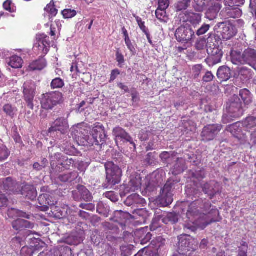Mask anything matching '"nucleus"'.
Wrapping results in <instances>:
<instances>
[{"label":"nucleus","instance_id":"obj_49","mask_svg":"<svg viewBox=\"0 0 256 256\" xmlns=\"http://www.w3.org/2000/svg\"><path fill=\"white\" fill-rule=\"evenodd\" d=\"M165 10H162L160 8H158L156 11V18L161 22H166V12Z\"/></svg>","mask_w":256,"mask_h":256},{"label":"nucleus","instance_id":"obj_6","mask_svg":"<svg viewBox=\"0 0 256 256\" xmlns=\"http://www.w3.org/2000/svg\"><path fill=\"white\" fill-rule=\"evenodd\" d=\"M216 42L215 38L208 37L206 40L207 52L210 56L206 60L210 65V63L212 65L220 63L222 56V52L215 44Z\"/></svg>","mask_w":256,"mask_h":256},{"label":"nucleus","instance_id":"obj_58","mask_svg":"<svg viewBox=\"0 0 256 256\" xmlns=\"http://www.w3.org/2000/svg\"><path fill=\"white\" fill-rule=\"evenodd\" d=\"M106 198H109L113 202H116L118 200V196L115 194L114 192H108L104 194Z\"/></svg>","mask_w":256,"mask_h":256},{"label":"nucleus","instance_id":"obj_37","mask_svg":"<svg viewBox=\"0 0 256 256\" xmlns=\"http://www.w3.org/2000/svg\"><path fill=\"white\" fill-rule=\"evenodd\" d=\"M240 96L246 104H248L252 102L250 93L248 90H241L240 92Z\"/></svg>","mask_w":256,"mask_h":256},{"label":"nucleus","instance_id":"obj_4","mask_svg":"<svg viewBox=\"0 0 256 256\" xmlns=\"http://www.w3.org/2000/svg\"><path fill=\"white\" fill-rule=\"evenodd\" d=\"M198 245L197 240L188 235L180 238L178 254L174 256H192V252L195 251Z\"/></svg>","mask_w":256,"mask_h":256},{"label":"nucleus","instance_id":"obj_52","mask_svg":"<svg viewBox=\"0 0 256 256\" xmlns=\"http://www.w3.org/2000/svg\"><path fill=\"white\" fill-rule=\"evenodd\" d=\"M210 24H204L200 28H199L197 30L196 32V35H198V36H200L205 34L206 32L208 31V30L210 28Z\"/></svg>","mask_w":256,"mask_h":256},{"label":"nucleus","instance_id":"obj_46","mask_svg":"<svg viewBox=\"0 0 256 256\" xmlns=\"http://www.w3.org/2000/svg\"><path fill=\"white\" fill-rule=\"evenodd\" d=\"M76 12L74 10L65 9L62 12V14L64 18H71L76 15Z\"/></svg>","mask_w":256,"mask_h":256},{"label":"nucleus","instance_id":"obj_8","mask_svg":"<svg viewBox=\"0 0 256 256\" xmlns=\"http://www.w3.org/2000/svg\"><path fill=\"white\" fill-rule=\"evenodd\" d=\"M106 172V179L110 184L114 186L120 181L122 170L114 162H107L104 164Z\"/></svg>","mask_w":256,"mask_h":256},{"label":"nucleus","instance_id":"obj_53","mask_svg":"<svg viewBox=\"0 0 256 256\" xmlns=\"http://www.w3.org/2000/svg\"><path fill=\"white\" fill-rule=\"evenodd\" d=\"M52 216L55 218L60 219L64 216L63 212L60 210V208H58L56 207L52 208Z\"/></svg>","mask_w":256,"mask_h":256},{"label":"nucleus","instance_id":"obj_29","mask_svg":"<svg viewBox=\"0 0 256 256\" xmlns=\"http://www.w3.org/2000/svg\"><path fill=\"white\" fill-rule=\"evenodd\" d=\"M48 195L46 194L40 195L38 198L40 206H38V208L41 211L46 212L48 210V206L50 204L47 200Z\"/></svg>","mask_w":256,"mask_h":256},{"label":"nucleus","instance_id":"obj_7","mask_svg":"<svg viewBox=\"0 0 256 256\" xmlns=\"http://www.w3.org/2000/svg\"><path fill=\"white\" fill-rule=\"evenodd\" d=\"M62 94L58 92L42 94L40 98L42 108L45 110H52L62 102Z\"/></svg>","mask_w":256,"mask_h":256},{"label":"nucleus","instance_id":"obj_36","mask_svg":"<svg viewBox=\"0 0 256 256\" xmlns=\"http://www.w3.org/2000/svg\"><path fill=\"white\" fill-rule=\"evenodd\" d=\"M77 177L78 174L76 172H72L60 175L58 178L62 182H72L75 180Z\"/></svg>","mask_w":256,"mask_h":256},{"label":"nucleus","instance_id":"obj_50","mask_svg":"<svg viewBox=\"0 0 256 256\" xmlns=\"http://www.w3.org/2000/svg\"><path fill=\"white\" fill-rule=\"evenodd\" d=\"M195 46L198 50H202L206 48V40L200 38L198 40L195 44Z\"/></svg>","mask_w":256,"mask_h":256},{"label":"nucleus","instance_id":"obj_10","mask_svg":"<svg viewBox=\"0 0 256 256\" xmlns=\"http://www.w3.org/2000/svg\"><path fill=\"white\" fill-rule=\"evenodd\" d=\"M194 30L190 26H180L176 29L175 36L178 42L188 44L194 38Z\"/></svg>","mask_w":256,"mask_h":256},{"label":"nucleus","instance_id":"obj_42","mask_svg":"<svg viewBox=\"0 0 256 256\" xmlns=\"http://www.w3.org/2000/svg\"><path fill=\"white\" fill-rule=\"evenodd\" d=\"M46 66V61L44 58H41L33 62V70H42Z\"/></svg>","mask_w":256,"mask_h":256},{"label":"nucleus","instance_id":"obj_15","mask_svg":"<svg viewBox=\"0 0 256 256\" xmlns=\"http://www.w3.org/2000/svg\"><path fill=\"white\" fill-rule=\"evenodd\" d=\"M222 126L220 124L208 125L204 127L201 134L202 140L208 142L214 140L221 130Z\"/></svg>","mask_w":256,"mask_h":256},{"label":"nucleus","instance_id":"obj_48","mask_svg":"<svg viewBox=\"0 0 256 256\" xmlns=\"http://www.w3.org/2000/svg\"><path fill=\"white\" fill-rule=\"evenodd\" d=\"M239 126L240 124L236 123L234 124L229 126L227 128V130L230 131L232 134L236 136L238 138L241 139L242 138L240 136V134H237L236 132V130H237V129H238Z\"/></svg>","mask_w":256,"mask_h":256},{"label":"nucleus","instance_id":"obj_20","mask_svg":"<svg viewBox=\"0 0 256 256\" xmlns=\"http://www.w3.org/2000/svg\"><path fill=\"white\" fill-rule=\"evenodd\" d=\"M238 7V6H225L222 12L226 18H239L242 15V11Z\"/></svg>","mask_w":256,"mask_h":256},{"label":"nucleus","instance_id":"obj_63","mask_svg":"<svg viewBox=\"0 0 256 256\" xmlns=\"http://www.w3.org/2000/svg\"><path fill=\"white\" fill-rule=\"evenodd\" d=\"M169 6V0H158V8L166 10Z\"/></svg>","mask_w":256,"mask_h":256},{"label":"nucleus","instance_id":"obj_26","mask_svg":"<svg viewBox=\"0 0 256 256\" xmlns=\"http://www.w3.org/2000/svg\"><path fill=\"white\" fill-rule=\"evenodd\" d=\"M218 78L221 81H227L231 76V70L226 66H220L216 74Z\"/></svg>","mask_w":256,"mask_h":256},{"label":"nucleus","instance_id":"obj_59","mask_svg":"<svg viewBox=\"0 0 256 256\" xmlns=\"http://www.w3.org/2000/svg\"><path fill=\"white\" fill-rule=\"evenodd\" d=\"M125 43L128 46V50L132 52V54H134L136 52V49L134 46L132 45V44L131 42V40L129 38H124Z\"/></svg>","mask_w":256,"mask_h":256},{"label":"nucleus","instance_id":"obj_9","mask_svg":"<svg viewBox=\"0 0 256 256\" xmlns=\"http://www.w3.org/2000/svg\"><path fill=\"white\" fill-rule=\"evenodd\" d=\"M214 30L224 40H230L236 34L234 26L228 22L218 23Z\"/></svg>","mask_w":256,"mask_h":256},{"label":"nucleus","instance_id":"obj_28","mask_svg":"<svg viewBox=\"0 0 256 256\" xmlns=\"http://www.w3.org/2000/svg\"><path fill=\"white\" fill-rule=\"evenodd\" d=\"M30 222L26 220L20 218L14 221L12 223V228L15 230L19 231L30 228Z\"/></svg>","mask_w":256,"mask_h":256},{"label":"nucleus","instance_id":"obj_33","mask_svg":"<svg viewBox=\"0 0 256 256\" xmlns=\"http://www.w3.org/2000/svg\"><path fill=\"white\" fill-rule=\"evenodd\" d=\"M22 62L23 60L20 57L14 56L10 58L8 64L13 68H19L22 66Z\"/></svg>","mask_w":256,"mask_h":256},{"label":"nucleus","instance_id":"obj_34","mask_svg":"<svg viewBox=\"0 0 256 256\" xmlns=\"http://www.w3.org/2000/svg\"><path fill=\"white\" fill-rule=\"evenodd\" d=\"M2 110L4 114L12 118L14 117L18 111L17 108L10 104H5L2 107Z\"/></svg>","mask_w":256,"mask_h":256},{"label":"nucleus","instance_id":"obj_23","mask_svg":"<svg viewBox=\"0 0 256 256\" xmlns=\"http://www.w3.org/2000/svg\"><path fill=\"white\" fill-rule=\"evenodd\" d=\"M172 164H173V166L170 172L174 175L178 174L186 169L185 162L182 158H178V160L173 161Z\"/></svg>","mask_w":256,"mask_h":256},{"label":"nucleus","instance_id":"obj_40","mask_svg":"<svg viewBox=\"0 0 256 256\" xmlns=\"http://www.w3.org/2000/svg\"><path fill=\"white\" fill-rule=\"evenodd\" d=\"M244 0H224L225 6H240L244 4Z\"/></svg>","mask_w":256,"mask_h":256},{"label":"nucleus","instance_id":"obj_3","mask_svg":"<svg viewBox=\"0 0 256 256\" xmlns=\"http://www.w3.org/2000/svg\"><path fill=\"white\" fill-rule=\"evenodd\" d=\"M76 136L78 137V140H81L82 144L88 146L94 145L102 146L106 142V134L102 125L100 124H96L92 130V134L90 136H84L81 138V136L74 134Z\"/></svg>","mask_w":256,"mask_h":256},{"label":"nucleus","instance_id":"obj_61","mask_svg":"<svg viewBox=\"0 0 256 256\" xmlns=\"http://www.w3.org/2000/svg\"><path fill=\"white\" fill-rule=\"evenodd\" d=\"M8 200L5 194H0V209L7 206Z\"/></svg>","mask_w":256,"mask_h":256},{"label":"nucleus","instance_id":"obj_44","mask_svg":"<svg viewBox=\"0 0 256 256\" xmlns=\"http://www.w3.org/2000/svg\"><path fill=\"white\" fill-rule=\"evenodd\" d=\"M178 216L174 213L168 214L166 217L162 220L163 222L168 224V222L176 223L178 222Z\"/></svg>","mask_w":256,"mask_h":256},{"label":"nucleus","instance_id":"obj_41","mask_svg":"<svg viewBox=\"0 0 256 256\" xmlns=\"http://www.w3.org/2000/svg\"><path fill=\"white\" fill-rule=\"evenodd\" d=\"M195 4L194 8L197 12H202L204 8L207 5V0H194Z\"/></svg>","mask_w":256,"mask_h":256},{"label":"nucleus","instance_id":"obj_24","mask_svg":"<svg viewBox=\"0 0 256 256\" xmlns=\"http://www.w3.org/2000/svg\"><path fill=\"white\" fill-rule=\"evenodd\" d=\"M222 8L221 4L219 2H214L208 8L206 14V17L210 20L216 18L218 14Z\"/></svg>","mask_w":256,"mask_h":256},{"label":"nucleus","instance_id":"obj_11","mask_svg":"<svg viewBox=\"0 0 256 256\" xmlns=\"http://www.w3.org/2000/svg\"><path fill=\"white\" fill-rule=\"evenodd\" d=\"M227 105L226 109L230 116L239 118L242 116L244 110L240 100L238 96H234Z\"/></svg>","mask_w":256,"mask_h":256},{"label":"nucleus","instance_id":"obj_57","mask_svg":"<svg viewBox=\"0 0 256 256\" xmlns=\"http://www.w3.org/2000/svg\"><path fill=\"white\" fill-rule=\"evenodd\" d=\"M20 254L22 256H32V248L27 246L22 247Z\"/></svg>","mask_w":256,"mask_h":256},{"label":"nucleus","instance_id":"obj_38","mask_svg":"<svg viewBox=\"0 0 256 256\" xmlns=\"http://www.w3.org/2000/svg\"><path fill=\"white\" fill-rule=\"evenodd\" d=\"M252 72V70L246 67H242L239 70L238 74L242 79H246L251 78Z\"/></svg>","mask_w":256,"mask_h":256},{"label":"nucleus","instance_id":"obj_12","mask_svg":"<svg viewBox=\"0 0 256 256\" xmlns=\"http://www.w3.org/2000/svg\"><path fill=\"white\" fill-rule=\"evenodd\" d=\"M166 178V173L162 170H158L154 172L150 176V180L146 186V190L148 192H153L160 184H161Z\"/></svg>","mask_w":256,"mask_h":256},{"label":"nucleus","instance_id":"obj_18","mask_svg":"<svg viewBox=\"0 0 256 256\" xmlns=\"http://www.w3.org/2000/svg\"><path fill=\"white\" fill-rule=\"evenodd\" d=\"M36 45L40 50H42L43 54H46L48 51V46L50 42L49 38L44 34H38L36 36Z\"/></svg>","mask_w":256,"mask_h":256},{"label":"nucleus","instance_id":"obj_32","mask_svg":"<svg viewBox=\"0 0 256 256\" xmlns=\"http://www.w3.org/2000/svg\"><path fill=\"white\" fill-rule=\"evenodd\" d=\"M44 10L48 14L50 19L56 16L58 10L56 8L54 0H51L50 2L47 4L46 6L44 8Z\"/></svg>","mask_w":256,"mask_h":256},{"label":"nucleus","instance_id":"obj_19","mask_svg":"<svg viewBox=\"0 0 256 256\" xmlns=\"http://www.w3.org/2000/svg\"><path fill=\"white\" fill-rule=\"evenodd\" d=\"M68 128V125L67 120L64 118L57 119L52 124V126L49 129L50 132L54 131H60L61 133H65Z\"/></svg>","mask_w":256,"mask_h":256},{"label":"nucleus","instance_id":"obj_2","mask_svg":"<svg viewBox=\"0 0 256 256\" xmlns=\"http://www.w3.org/2000/svg\"><path fill=\"white\" fill-rule=\"evenodd\" d=\"M230 58L234 64H248L256 70V50L254 48H248L245 49L242 52L232 50Z\"/></svg>","mask_w":256,"mask_h":256},{"label":"nucleus","instance_id":"obj_47","mask_svg":"<svg viewBox=\"0 0 256 256\" xmlns=\"http://www.w3.org/2000/svg\"><path fill=\"white\" fill-rule=\"evenodd\" d=\"M128 199L132 200L134 204H143L146 203V200L136 194L131 195L128 198Z\"/></svg>","mask_w":256,"mask_h":256},{"label":"nucleus","instance_id":"obj_45","mask_svg":"<svg viewBox=\"0 0 256 256\" xmlns=\"http://www.w3.org/2000/svg\"><path fill=\"white\" fill-rule=\"evenodd\" d=\"M238 248V256H248V246L246 242H242L241 246Z\"/></svg>","mask_w":256,"mask_h":256},{"label":"nucleus","instance_id":"obj_55","mask_svg":"<svg viewBox=\"0 0 256 256\" xmlns=\"http://www.w3.org/2000/svg\"><path fill=\"white\" fill-rule=\"evenodd\" d=\"M134 256H154V254L152 250L144 248L140 250Z\"/></svg>","mask_w":256,"mask_h":256},{"label":"nucleus","instance_id":"obj_25","mask_svg":"<svg viewBox=\"0 0 256 256\" xmlns=\"http://www.w3.org/2000/svg\"><path fill=\"white\" fill-rule=\"evenodd\" d=\"M23 93L24 100L26 102L28 106L32 109V86L30 82H25L24 84Z\"/></svg>","mask_w":256,"mask_h":256},{"label":"nucleus","instance_id":"obj_43","mask_svg":"<svg viewBox=\"0 0 256 256\" xmlns=\"http://www.w3.org/2000/svg\"><path fill=\"white\" fill-rule=\"evenodd\" d=\"M10 150L6 146L0 147V162L6 160L10 156Z\"/></svg>","mask_w":256,"mask_h":256},{"label":"nucleus","instance_id":"obj_56","mask_svg":"<svg viewBox=\"0 0 256 256\" xmlns=\"http://www.w3.org/2000/svg\"><path fill=\"white\" fill-rule=\"evenodd\" d=\"M12 5V2L10 0H7L3 4V7L5 10L12 12H14L15 10Z\"/></svg>","mask_w":256,"mask_h":256},{"label":"nucleus","instance_id":"obj_60","mask_svg":"<svg viewBox=\"0 0 256 256\" xmlns=\"http://www.w3.org/2000/svg\"><path fill=\"white\" fill-rule=\"evenodd\" d=\"M214 78V76L211 72H207L203 76V80L204 82H212Z\"/></svg>","mask_w":256,"mask_h":256},{"label":"nucleus","instance_id":"obj_27","mask_svg":"<svg viewBox=\"0 0 256 256\" xmlns=\"http://www.w3.org/2000/svg\"><path fill=\"white\" fill-rule=\"evenodd\" d=\"M243 126L248 131V134L251 132V130L256 129V116H250L246 118L242 122Z\"/></svg>","mask_w":256,"mask_h":256},{"label":"nucleus","instance_id":"obj_14","mask_svg":"<svg viewBox=\"0 0 256 256\" xmlns=\"http://www.w3.org/2000/svg\"><path fill=\"white\" fill-rule=\"evenodd\" d=\"M138 138L142 142L148 143L146 149L148 150H152L154 148V144L158 140V136L154 134L152 130L147 128L142 130L138 134Z\"/></svg>","mask_w":256,"mask_h":256},{"label":"nucleus","instance_id":"obj_39","mask_svg":"<svg viewBox=\"0 0 256 256\" xmlns=\"http://www.w3.org/2000/svg\"><path fill=\"white\" fill-rule=\"evenodd\" d=\"M64 86V80L59 78L54 79L50 84V88L52 90L62 88Z\"/></svg>","mask_w":256,"mask_h":256},{"label":"nucleus","instance_id":"obj_31","mask_svg":"<svg viewBox=\"0 0 256 256\" xmlns=\"http://www.w3.org/2000/svg\"><path fill=\"white\" fill-rule=\"evenodd\" d=\"M160 158L162 160L168 164H171L173 161H176L178 160L176 154L174 152H162L160 155Z\"/></svg>","mask_w":256,"mask_h":256},{"label":"nucleus","instance_id":"obj_21","mask_svg":"<svg viewBox=\"0 0 256 256\" xmlns=\"http://www.w3.org/2000/svg\"><path fill=\"white\" fill-rule=\"evenodd\" d=\"M204 192L212 198L219 192L220 186L218 182L214 181L206 183L202 186Z\"/></svg>","mask_w":256,"mask_h":256},{"label":"nucleus","instance_id":"obj_22","mask_svg":"<svg viewBox=\"0 0 256 256\" xmlns=\"http://www.w3.org/2000/svg\"><path fill=\"white\" fill-rule=\"evenodd\" d=\"M142 178L140 175L134 173L131 175L128 184L129 191L135 192L140 188Z\"/></svg>","mask_w":256,"mask_h":256},{"label":"nucleus","instance_id":"obj_51","mask_svg":"<svg viewBox=\"0 0 256 256\" xmlns=\"http://www.w3.org/2000/svg\"><path fill=\"white\" fill-rule=\"evenodd\" d=\"M190 2V0H182L179 2L176 6L177 10L180 11L186 10L189 6Z\"/></svg>","mask_w":256,"mask_h":256},{"label":"nucleus","instance_id":"obj_64","mask_svg":"<svg viewBox=\"0 0 256 256\" xmlns=\"http://www.w3.org/2000/svg\"><path fill=\"white\" fill-rule=\"evenodd\" d=\"M80 207L82 209L92 211L94 210V205L92 204H81Z\"/></svg>","mask_w":256,"mask_h":256},{"label":"nucleus","instance_id":"obj_1","mask_svg":"<svg viewBox=\"0 0 256 256\" xmlns=\"http://www.w3.org/2000/svg\"><path fill=\"white\" fill-rule=\"evenodd\" d=\"M219 212L207 200H198L192 202L186 212L188 220L184 228L192 232L198 228H205L212 222L218 220Z\"/></svg>","mask_w":256,"mask_h":256},{"label":"nucleus","instance_id":"obj_54","mask_svg":"<svg viewBox=\"0 0 256 256\" xmlns=\"http://www.w3.org/2000/svg\"><path fill=\"white\" fill-rule=\"evenodd\" d=\"M245 134L244 135V141H248V137L250 136V142L254 144H256V129L254 130H251V132L248 134Z\"/></svg>","mask_w":256,"mask_h":256},{"label":"nucleus","instance_id":"obj_62","mask_svg":"<svg viewBox=\"0 0 256 256\" xmlns=\"http://www.w3.org/2000/svg\"><path fill=\"white\" fill-rule=\"evenodd\" d=\"M202 69V66L200 65H196L192 69V73L195 78H197L200 74V72Z\"/></svg>","mask_w":256,"mask_h":256},{"label":"nucleus","instance_id":"obj_17","mask_svg":"<svg viewBox=\"0 0 256 256\" xmlns=\"http://www.w3.org/2000/svg\"><path fill=\"white\" fill-rule=\"evenodd\" d=\"M74 198L76 200L80 199L83 200L86 202H90L92 200V196L88 190L83 186L78 185L77 187V190L72 192Z\"/></svg>","mask_w":256,"mask_h":256},{"label":"nucleus","instance_id":"obj_35","mask_svg":"<svg viewBox=\"0 0 256 256\" xmlns=\"http://www.w3.org/2000/svg\"><path fill=\"white\" fill-rule=\"evenodd\" d=\"M17 184L15 183L11 178H7L4 182V188L6 190L15 192V188Z\"/></svg>","mask_w":256,"mask_h":256},{"label":"nucleus","instance_id":"obj_5","mask_svg":"<svg viewBox=\"0 0 256 256\" xmlns=\"http://www.w3.org/2000/svg\"><path fill=\"white\" fill-rule=\"evenodd\" d=\"M180 180L176 178H170L164 185L159 196V201L164 206L171 204L173 201L172 190L178 186Z\"/></svg>","mask_w":256,"mask_h":256},{"label":"nucleus","instance_id":"obj_16","mask_svg":"<svg viewBox=\"0 0 256 256\" xmlns=\"http://www.w3.org/2000/svg\"><path fill=\"white\" fill-rule=\"evenodd\" d=\"M113 134L116 137V142H118V140L122 141L124 142H128L133 146L134 149L136 148V144L132 138L123 128L120 127L116 128L113 130Z\"/></svg>","mask_w":256,"mask_h":256},{"label":"nucleus","instance_id":"obj_30","mask_svg":"<svg viewBox=\"0 0 256 256\" xmlns=\"http://www.w3.org/2000/svg\"><path fill=\"white\" fill-rule=\"evenodd\" d=\"M185 14L186 16L187 20L193 24H197L201 21L202 14H200L186 12Z\"/></svg>","mask_w":256,"mask_h":256},{"label":"nucleus","instance_id":"obj_13","mask_svg":"<svg viewBox=\"0 0 256 256\" xmlns=\"http://www.w3.org/2000/svg\"><path fill=\"white\" fill-rule=\"evenodd\" d=\"M61 154L57 153L54 156L50 157L52 170L54 172L56 170V167L61 166L65 169H69L70 166H73L74 161L72 158H68L66 157L62 158Z\"/></svg>","mask_w":256,"mask_h":256}]
</instances>
